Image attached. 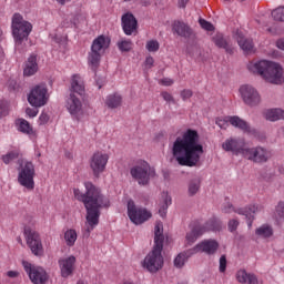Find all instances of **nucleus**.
<instances>
[{
	"instance_id": "56",
	"label": "nucleus",
	"mask_w": 284,
	"mask_h": 284,
	"mask_svg": "<svg viewBox=\"0 0 284 284\" xmlns=\"http://www.w3.org/2000/svg\"><path fill=\"white\" fill-rule=\"evenodd\" d=\"M190 0H179V8H185V6H187V2Z\"/></svg>"
},
{
	"instance_id": "8",
	"label": "nucleus",
	"mask_w": 284,
	"mask_h": 284,
	"mask_svg": "<svg viewBox=\"0 0 284 284\" xmlns=\"http://www.w3.org/2000/svg\"><path fill=\"white\" fill-rule=\"evenodd\" d=\"M221 230V221L216 217H211L204 225H196L190 233L186 234V247L196 242L199 236H203L205 232Z\"/></svg>"
},
{
	"instance_id": "1",
	"label": "nucleus",
	"mask_w": 284,
	"mask_h": 284,
	"mask_svg": "<svg viewBox=\"0 0 284 284\" xmlns=\"http://www.w3.org/2000/svg\"><path fill=\"white\" fill-rule=\"evenodd\" d=\"M85 190L87 192L83 194L79 189H74L73 194L78 201L84 204L87 210V227L83 232V239H90V233L99 225L101 209L110 207V200L102 195L101 190L97 189L91 182L85 183Z\"/></svg>"
},
{
	"instance_id": "53",
	"label": "nucleus",
	"mask_w": 284,
	"mask_h": 284,
	"mask_svg": "<svg viewBox=\"0 0 284 284\" xmlns=\"http://www.w3.org/2000/svg\"><path fill=\"white\" fill-rule=\"evenodd\" d=\"M8 114V109L3 105V103H0V118L6 116Z\"/></svg>"
},
{
	"instance_id": "6",
	"label": "nucleus",
	"mask_w": 284,
	"mask_h": 284,
	"mask_svg": "<svg viewBox=\"0 0 284 284\" xmlns=\"http://www.w3.org/2000/svg\"><path fill=\"white\" fill-rule=\"evenodd\" d=\"M19 163V173H18V183L26 187L29 191L34 190V164L31 161L18 160Z\"/></svg>"
},
{
	"instance_id": "32",
	"label": "nucleus",
	"mask_w": 284,
	"mask_h": 284,
	"mask_svg": "<svg viewBox=\"0 0 284 284\" xmlns=\"http://www.w3.org/2000/svg\"><path fill=\"white\" fill-rule=\"evenodd\" d=\"M265 119L267 121H281L284 119V111L282 109H272L266 111Z\"/></svg>"
},
{
	"instance_id": "48",
	"label": "nucleus",
	"mask_w": 284,
	"mask_h": 284,
	"mask_svg": "<svg viewBox=\"0 0 284 284\" xmlns=\"http://www.w3.org/2000/svg\"><path fill=\"white\" fill-rule=\"evenodd\" d=\"M192 94V90L190 89H184L183 91H181V98L183 99V101H187V99H191Z\"/></svg>"
},
{
	"instance_id": "57",
	"label": "nucleus",
	"mask_w": 284,
	"mask_h": 284,
	"mask_svg": "<svg viewBox=\"0 0 284 284\" xmlns=\"http://www.w3.org/2000/svg\"><path fill=\"white\" fill-rule=\"evenodd\" d=\"M97 84L99 85V90H101V88H103L105 84V80H101V82L98 81Z\"/></svg>"
},
{
	"instance_id": "15",
	"label": "nucleus",
	"mask_w": 284,
	"mask_h": 284,
	"mask_svg": "<svg viewBox=\"0 0 284 284\" xmlns=\"http://www.w3.org/2000/svg\"><path fill=\"white\" fill-rule=\"evenodd\" d=\"M243 156L248 159V161H254V163H266V161L272 156V153L261 146H257L244 150Z\"/></svg>"
},
{
	"instance_id": "18",
	"label": "nucleus",
	"mask_w": 284,
	"mask_h": 284,
	"mask_svg": "<svg viewBox=\"0 0 284 284\" xmlns=\"http://www.w3.org/2000/svg\"><path fill=\"white\" fill-rule=\"evenodd\" d=\"M173 32H176L179 37H183V39H186L187 41H194V39H196V33H194V30H192L190 26L183 21L174 22Z\"/></svg>"
},
{
	"instance_id": "46",
	"label": "nucleus",
	"mask_w": 284,
	"mask_h": 284,
	"mask_svg": "<svg viewBox=\"0 0 284 284\" xmlns=\"http://www.w3.org/2000/svg\"><path fill=\"white\" fill-rule=\"evenodd\" d=\"M162 99L166 101L168 103H175L174 97H172L168 91H163L161 93Z\"/></svg>"
},
{
	"instance_id": "40",
	"label": "nucleus",
	"mask_w": 284,
	"mask_h": 284,
	"mask_svg": "<svg viewBox=\"0 0 284 284\" xmlns=\"http://www.w3.org/2000/svg\"><path fill=\"white\" fill-rule=\"evenodd\" d=\"M118 48L121 52H130V50H132V41L122 40L121 42H118Z\"/></svg>"
},
{
	"instance_id": "27",
	"label": "nucleus",
	"mask_w": 284,
	"mask_h": 284,
	"mask_svg": "<svg viewBox=\"0 0 284 284\" xmlns=\"http://www.w3.org/2000/svg\"><path fill=\"white\" fill-rule=\"evenodd\" d=\"M236 281L241 284H258V277L254 273H247L245 270L237 271Z\"/></svg>"
},
{
	"instance_id": "2",
	"label": "nucleus",
	"mask_w": 284,
	"mask_h": 284,
	"mask_svg": "<svg viewBox=\"0 0 284 284\" xmlns=\"http://www.w3.org/2000/svg\"><path fill=\"white\" fill-rule=\"evenodd\" d=\"M200 136L196 130L189 129L178 136L173 143L172 154L179 165L194 168L201 161L203 144L199 143Z\"/></svg>"
},
{
	"instance_id": "20",
	"label": "nucleus",
	"mask_w": 284,
	"mask_h": 284,
	"mask_svg": "<svg viewBox=\"0 0 284 284\" xmlns=\"http://www.w3.org/2000/svg\"><path fill=\"white\" fill-rule=\"evenodd\" d=\"M245 142L241 139L230 138L223 144L222 148L225 152H235V154H243V151L246 150Z\"/></svg>"
},
{
	"instance_id": "17",
	"label": "nucleus",
	"mask_w": 284,
	"mask_h": 284,
	"mask_svg": "<svg viewBox=\"0 0 284 284\" xmlns=\"http://www.w3.org/2000/svg\"><path fill=\"white\" fill-rule=\"evenodd\" d=\"M108 154H103L101 152H97L92 155L90 161V168L94 176H99L101 172L105 171V165H108Z\"/></svg>"
},
{
	"instance_id": "51",
	"label": "nucleus",
	"mask_w": 284,
	"mask_h": 284,
	"mask_svg": "<svg viewBox=\"0 0 284 284\" xmlns=\"http://www.w3.org/2000/svg\"><path fill=\"white\" fill-rule=\"evenodd\" d=\"M145 65H146V68H152V65H154V58L148 57L145 59Z\"/></svg>"
},
{
	"instance_id": "12",
	"label": "nucleus",
	"mask_w": 284,
	"mask_h": 284,
	"mask_svg": "<svg viewBox=\"0 0 284 284\" xmlns=\"http://www.w3.org/2000/svg\"><path fill=\"white\" fill-rule=\"evenodd\" d=\"M24 272H27L31 283L33 284H47L48 283V272L44 271L41 266H36L29 262H22Z\"/></svg>"
},
{
	"instance_id": "21",
	"label": "nucleus",
	"mask_w": 284,
	"mask_h": 284,
	"mask_svg": "<svg viewBox=\"0 0 284 284\" xmlns=\"http://www.w3.org/2000/svg\"><path fill=\"white\" fill-rule=\"evenodd\" d=\"M258 210H260L258 205H248L244 209L236 210L232 204H227L222 209V212H224V214H231V212H235L236 214H241L242 216L250 219V216H252V214H256Z\"/></svg>"
},
{
	"instance_id": "26",
	"label": "nucleus",
	"mask_w": 284,
	"mask_h": 284,
	"mask_svg": "<svg viewBox=\"0 0 284 284\" xmlns=\"http://www.w3.org/2000/svg\"><path fill=\"white\" fill-rule=\"evenodd\" d=\"M71 94H78V97H83V94H85V85L83 84V79H81V75L79 74L72 77Z\"/></svg>"
},
{
	"instance_id": "41",
	"label": "nucleus",
	"mask_w": 284,
	"mask_h": 284,
	"mask_svg": "<svg viewBox=\"0 0 284 284\" xmlns=\"http://www.w3.org/2000/svg\"><path fill=\"white\" fill-rule=\"evenodd\" d=\"M186 52L190 54V57H201V48H199L196 44L189 45L186 48Z\"/></svg>"
},
{
	"instance_id": "62",
	"label": "nucleus",
	"mask_w": 284,
	"mask_h": 284,
	"mask_svg": "<svg viewBox=\"0 0 284 284\" xmlns=\"http://www.w3.org/2000/svg\"><path fill=\"white\" fill-rule=\"evenodd\" d=\"M223 1H227V2H230V1H233V0H223Z\"/></svg>"
},
{
	"instance_id": "60",
	"label": "nucleus",
	"mask_w": 284,
	"mask_h": 284,
	"mask_svg": "<svg viewBox=\"0 0 284 284\" xmlns=\"http://www.w3.org/2000/svg\"><path fill=\"white\" fill-rule=\"evenodd\" d=\"M78 284H85V282H83V281H79V282H78Z\"/></svg>"
},
{
	"instance_id": "29",
	"label": "nucleus",
	"mask_w": 284,
	"mask_h": 284,
	"mask_svg": "<svg viewBox=\"0 0 284 284\" xmlns=\"http://www.w3.org/2000/svg\"><path fill=\"white\" fill-rule=\"evenodd\" d=\"M38 70L39 64L37 63V55H31L26 63L23 74L24 77H32L33 74H37Z\"/></svg>"
},
{
	"instance_id": "49",
	"label": "nucleus",
	"mask_w": 284,
	"mask_h": 284,
	"mask_svg": "<svg viewBox=\"0 0 284 284\" xmlns=\"http://www.w3.org/2000/svg\"><path fill=\"white\" fill-rule=\"evenodd\" d=\"M160 83H162V85L170 87V85L174 84V80L165 78V79L160 80Z\"/></svg>"
},
{
	"instance_id": "58",
	"label": "nucleus",
	"mask_w": 284,
	"mask_h": 284,
	"mask_svg": "<svg viewBox=\"0 0 284 284\" xmlns=\"http://www.w3.org/2000/svg\"><path fill=\"white\" fill-rule=\"evenodd\" d=\"M18 243H20V245H23V241L21 240V237H18Z\"/></svg>"
},
{
	"instance_id": "52",
	"label": "nucleus",
	"mask_w": 284,
	"mask_h": 284,
	"mask_svg": "<svg viewBox=\"0 0 284 284\" xmlns=\"http://www.w3.org/2000/svg\"><path fill=\"white\" fill-rule=\"evenodd\" d=\"M26 114H28V116L34 118L37 115V110L28 108L26 110Z\"/></svg>"
},
{
	"instance_id": "9",
	"label": "nucleus",
	"mask_w": 284,
	"mask_h": 284,
	"mask_svg": "<svg viewBox=\"0 0 284 284\" xmlns=\"http://www.w3.org/2000/svg\"><path fill=\"white\" fill-rule=\"evenodd\" d=\"M130 174L132 179L138 181L139 185L146 186L150 185V179H154V176H156V171L152 169L150 164L143 162L131 168Z\"/></svg>"
},
{
	"instance_id": "23",
	"label": "nucleus",
	"mask_w": 284,
	"mask_h": 284,
	"mask_svg": "<svg viewBox=\"0 0 284 284\" xmlns=\"http://www.w3.org/2000/svg\"><path fill=\"white\" fill-rule=\"evenodd\" d=\"M77 93H71L70 98L68 99L67 102V108L73 116H79L83 110V104L81 103V98Z\"/></svg>"
},
{
	"instance_id": "55",
	"label": "nucleus",
	"mask_w": 284,
	"mask_h": 284,
	"mask_svg": "<svg viewBox=\"0 0 284 284\" xmlns=\"http://www.w3.org/2000/svg\"><path fill=\"white\" fill-rule=\"evenodd\" d=\"M276 47H277L280 50H284V38L277 40Z\"/></svg>"
},
{
	"instance_id": "3",
	"label": "nucleus",
	"mask_w": 284,
	"mask_h": 284,
	"mask_svg": "<svg viewBox=\"0 0 284 284\" xmlns=\"http://www.w3.org/2000/svg\"><path fill=\"white\" fill-rule=\"evenodd\" d=\"M165 236L163 235V224L158 223L154 230V246L153 250L144 258V267L152 273L163 270L165 263L163 258V243Z\"/></svg>"
},
{
	"instance_id": "44",
	"label": "nucleus",
	"mask_w": 284,
	"mask_h": 284,
	"mask_svg": "<svg viewBox=\"0 0 284 284\" xmlns=\"http://www.w3.org/2000/svg\"><path fill=\"white\" fill-rule=\"evenodd\" d=\"M227 225H229V230L231 232H236V230L239 229L240 223H239V220L233 219V220L229 221Z\"/></svg>"
},
{
	"instance_id": "7",
	"label": "nucleus",
	"mask_w": 284,
	"mask_h": 284,
	"mask_svg": "<svg viewBox=\"0 0 284 284\" xmlns=\"http://www.w3.org/2000/svg\"><path fill=\"white\" fill-rule=\"evenodd\" d=\"M110 48V39L104 36L98 37L91 47V52L89 54V63L92 70H97L99 68V63H101V57H103V52Z\"/></svg>"
},
{
	"instance_id": "35",
	"label": "nucleus",
	"mask_w": 284,
	"mask_h": 284,
	"mask_svg": "<svg viewBox=\"0 0 284 284\" xmlns=\"http://www.w3.org/2000/svg\"><path fill=\"white\" fill-rule=\"evenodd\" d=\"M19 151H11L7 153L6 155H2V161L8 165L9 163H12V161L19 159Z\"/></svg>"
},
{
	"instance_id": "50",
	"label": "nucleus",
	"mask_w": 284,
	"mask_h": 284,
	"mask_svg": "<svg viewBox=\"0 0 284 284\" xmlns=\"http://www.w3.org/2000/svg\"><path fill=\"white\" fill-rule=\"evenodd\" d=\"M48 121H50V115H48V113H42L40 115V123H48Z\"/></svg>"
},
{
	"instance_id": "19",
	"label": "nucleus",
	"mask_w": 284,
	"mask_h": 284,
	"mask_svg": "<svg viewBox=\"0 0 284 284\" xmlns=\"http://www.w3.org/2000/svg\"><path fill=\"white\" fill-rule=\"evenodd\" d=\"M192 250L193 254H199V252H204V254H216V250H219V242L215 240H204L196 244Z\"/></svg>"
},
{
	"instance_id": "4",
	"label": "nucleus",
	"mask_w": 284,
	"mask_h": 284,
	"mask_svg": "<svg viewBox=\"0 0 284 284\" xmlns=\"http://www.w3.org/2000/svg\"><path fill=\"white\" fill-rule=\"evenodd\" d=\"M247 68L250 72L260 74V77L268 83H273L274 85L284 83L283 68L274 62L261 60L255 63H250Z\"/></svg>"
},
{
	"instance_id": "42",
	"label": "nucleus",
	"mask_w": 284,
	"mask_h": 284,
	"mask_svg": "<svg viewBox=\"0 0 284 284\" xmlns=\"http://www.w3.org/2000/svg\"><path fill=\"white\" fill-rule=\"evenodd\" d=\"M159 48H160V44H159V41L156 40H151L146 42V50L149 52H158Z\"/></svg>"
},
{
	"instance_id": "63",
	"label": "nucleus",
	"mask_w": 284,
	"mask_h": 284,
	"mask_svg": "<svg viewBox=\"0 0 284 284\" xmlns=\"http://www.w3.org/2000/svg\"><path fill=\"white\" fill-rule=\"evenodd\" d=\"M124 1H130V0H124Z\"/></svg>"
},
{
	"instance_id": "34",
	"label": "nucleus",
	"mask_w": 284,
	"mask_h": 284,
	"mask_svg": "<svg viewBox=\"0 0 284 284\" xmlns=\"http://www.w3.org/2000/svg\"><path fill=\"white\" fill-rule=\"evenodd\" d=\"M255 234H257V236H262L263 239H270L273 231L268 225H262L261 227L256 229Z\"/></svg>"
},
{
	"instance_id": "36",
	"label": "nucleus",
	"mask_w": 284,
	"mask_h": 284,
	"mask_svg": "<svg viewBox=\"0 0 284 284\" xmlns=\"http://www.w3.org/2000/svg\"><path fill=\"white\" fill-rule=\"evenodd\" d=\"M201 190V182L199 180H193L189 183V194L190 196H194L196 192Z\"/></svg>"
},
{
	"instance_id": "37",
	"label": "nucleus",
	"mask_w": 284,
	"mask_h": 284,
	"mask_svg": "<svg viewBox=\"0 0 284 284\" xmlns=\"http://www.w3.org/2000/svg\"><path fill=\"white\" fill-rule=\"evenodd\" d=\"M274 21H284V7H278L272 11Z\"/></svg>"
},
{
	"instance_id": "61",
	"label": "nucleus",
	"mask_w": 284,
	"mask_h": 284,
	"mask_svg": "<svg viewBox=\"0 0 284 284\" xmlns=\"http://www.w3.org/2000/svg\"><path fill=\"white\" fill-rule=\"evenodd\" d=\"M248 225L252 226V221L248 222Z\"/></svg>"
},
{
	"instance_id": "24",
	"label": "nucleus",
	"mask_w": 284,
	"mask_h": 284,
	"mask_svg": "<svg viewBox=\"0 0 284 284\" xmlns=\"http://www.w3.org/2000/svg\"><path fill=\"white\" fill-rule=\"evenodd\" d=\"M212 41L216 45V48L225 50L226 54H234V47L232 45V42H230V39L224 38L223 33H216L215 36H213Z\"/></svg>"
},
{
	"instance_id": "54",
	"label": "nucleus",
	"mask_w": 284,
	"mask_h": 284,
	"mask_svg": "<svg viewBox=\"0 0 284 284\" xmlns=\"http://www.w3.org/2000/svg\"><path fill=\"white\" fill-rule=\"evenodd\" d=\"M7 276H9V278H17V276H19V272H17V271H8L7 272Z\"/></svg>"
},
{
	"instance_id": "30",
	"label": "nucleus",
	"mask_w": 284,
	"mask_h": 284,
	"mask_svg": "<svg viewBox=\"0 0 284 284\" xmlns=\"http://www.w3.org/2000/svg\"><path fill=\"white\" fill-rule=\"evenodd\" d=\"M193 254H194L193 248H190L187 251H184V252L178 254L173 262L174 267H178L179 270H181V267H183V265H185V262L187 261V258H190V256H193Z\"/></svg>"
},
{
	"instance_id": "25",
	"label": "nucleus",
	"mask_w": 284,
	"mask_h": 284,
	"mask_svg": "<svg viewBox=\"0 0 284 284\" xmlns=\"http://www.w3.org/2000/svg\"><path fill=\"white\" fill-rule=\"evenodd\" d=\"M136 18L132 13H125L122 16V28L124 30V34H132L134 30H136Z\"/></svg>"
},
{
	"instance_id": "10",
	"label": "nucleus",
	"mask_w": 284,
	"mask_h": 284,
	"mask_svg": "<svg viewBox=\"0 0 284 284\" xmlns=\"http://www.w3.org/2000/svg\"><path fill=\"white\" fill-rule=\"evenodd\" d=\"M24 236L28 247L31 250L34 256H43V243L41 236L33 229L26 226Z\"/></svg>"
},
{
	"instance_id": "59",
	"label": "nucleus",
	"mask_w": 284,
	"mask_h": 284,
	"mask_svg": "<svg viewBox=\"0 0 284 284\" xmlns=\"http://www.w3.org/2000/svg\"><path fill=\"white\" fill-rule=\"evenodd\" d=\"M122 284H134V283L130 281H124Z\"/></svg>"
},
{
	"instance_id": "45",
	"label": "nucleus",
	"mask_w": 284,
	"mask_h": 284,
	"mask_svg": "<svg viewBox=\"0 0 284 284\" xmlns=\"http://www.w3.org/2000/svg\"><path fill=\"white\" fill-rule=\"evenodd\" d=\"M225 270H227V257H225V255H222L220 257V272H225Z\"/></svg>"
},
{
	"instance_id": "14",
	"label": "nucleus",
	"mask_w": 284,
	"mask_h": 284,
	"mask_svg": "<svg viewBox=\"0 0 284 284\" xmlns=\"http://www.w3.org/2000/svg\"><path fill=\"white\" fill-rule=\"evenodd\" d=\"M28 101L34 108H41L48 103V89L45 85L40 84L32 89L28 97Z\"/></svg>"
},
{
	"instance_id": "33",
	"label": "nucleus",
	"mask_w": 284,
	"mask_h": 284,
	"mask_svg": "<svg viewBox=\"0 0 284 284\" xmlns=\"http://www.w3.org/2000/svg\"><path fill=\"white\" fill-rule=\"evenodd\" d=\"M64 241L69 247L74 246V243H77V231L72 229L65 231Z\"/></svg>"
},
{
	"instance_id": "31",
	"label": "nucleus",
	"mask_w": 284,
	"mask_h": 284,
	"mask_svg": "<svg viewBox=\"0 0 284 284\" xmlns=\"http://www.w3.org/2000/svg\"><path fill=\"white\" fill-rule=\"evenodd\" d=\"M237 43L244 52H252L254 50V42L250 38L237 34Z\"/></svg>"
},
{
	"instance_id": "38",
	"label": "nucleus",
	"mask_w": 284,
	"mask_h": 284,
	"mask_svg": "<svg viewBox=\"0 0 284 284\" xmlns=\"http://www.w3.org/2000/svg\"><path fill=\"white\" fill-rule=\"evenodd\" d=\"M19 130L24 134H32V126L30 125L29 121L20 120Z\"/></svg>"
},
{
	"instance_id": "22",
	"label": "nucleus",
	"mask_w": 284,
	"mask_h": 284,
	"mask_svg": "<svg viewBox=\"0 0 284 284\" xmlns=\"http://www.w3.org/2000/svg\"><path fill=\"white\" fill-rule=\"evenodd\" d=\"M75 263H77V257H74L73 255L59 261L61 276L63 278H68V276H72V274L74 273Z\"/></svg>"
},
{
	"instance_id": "5",
	"label": "nucleus",
	"mask_w": 284,
	"mask_h": 284,
	"mask_svg": "<svg viewBox=\"0 0 284 284\" xmlns=\"http://www.w3.org/2000/svg\"><path fill=\"white\" fill-rule=\"evenodd\" d=\"M11 30L16 47L19 48L24 41H28L30 32H32V23L23 19V16L20 13H14L12 17Z\"/></svg>"
},
{
	"instance_id": "39",
	"label": "nucleus",
	"mask_w": 284,
	"mask_h": 284,
	"mask_svg": "<svg viewBox=\"0 0 284 284\" xmlns=\"http://www.w3.org/2000/svg\"><path fill=\"white\" fill-rule=\"evenodd\" d=\"M171 201L172 200L170 199V196L164 195V202H163L162 206L159 209V214H160V216H162V219H164Z\"/></svg>"
},
{
	"instance_id": "28",
	"label": "nucleus",
	"mask_w": 284,
	"mask_h": 284,
	"mask_svg": "<svg viewBox=\"0 0 284 284\" xmlns=\"http://www.w3.org/2000/svg\"><path fill=\"white\" fill-rule=\"evenodd\" d=\"M123 103V97L119 93L109 94L105 99V105L110 110H116V108H121Z\"/></svg>"
},
{
	"instance_id": "43",
	"label": "nucleus",
	"mask_w": 284,
	"mask_h": 284,
	"mask_svg": "<svg viewBox=\"0 0 284 284\" xmlns=\"http://www.w3.org/2000/svg\"><path fill=\"white\" fill-rule=\"evenodd\" d=\"M200 26L203 30H207V32H212V30H214V26L203 19H200Z\"/></svg>"
},
{
	"instance_id": "16",
	"label": "nucleus",
	"mask_w": 284,
	"mask_h": 284,
	"mask_svg": "<svg viewBox=\"0 0 284 284\" xmlns=\"http://www.w3.org/2000/svg\"><path fill=\"white\" fill-rule=\"evenodd\" d=\"M240 92L246 105L254 108L255 105H258V103H261V94H258V91H256L254 87L250 84L242 85L240 88Z\"/></svg>"
},
{
	"instance_id": "13",
	"label": "nucleus",
	"mask_w": 284,
	"mask_h": 284,
	"mask_svg": "<svg viewBox=\"0 0 284 284\" xmlns=\"http://www.w3.org/2000/svg\"><path fill=\"white\" fill-rule=\"evenodd\" d=\"M233 125V128H239V130H242L243 132H246L247 134H252L254 132V129L250 126L245 120L234 115V116H226L224 119H217L216 125L221 128L222 130H227V126Z\"/></svg>"
},
{
	"instance_id": "11",
	"label": "nucleus",
	"mask_w": 284,
	"mask_h": 284,
	"mask_svg": "<svg viewBox=\"0 0 284 284\" xmlns=\"http://www.w3.org/2000/svg\"><path fill=\"white\" fill-rule=\"evenodd\" d=\"M128 216L132 223L141 225L142 223H145V221H149V219H152V213L146 209L136 207L134 201L130 200L128 202Z\"/></svg>"
},
{
	"instance_id": "47",
	"label": "nucleus",
	"mask_w": 284,
	"mask_h": 284,
	"mask_svg": "<svg viewBox=\"0 0 284 284\" xmlns=\"http://www.w3.org/2000/svg\"><path fill=\"white\" fill-rule=\"evenodd\" d=\"M276 215L280 219H284V203L280 202L278 205L276 206Z\"/></svg>"
}]
</instances>
